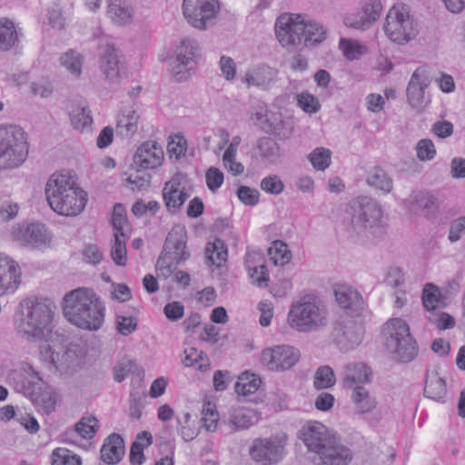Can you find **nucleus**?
I'll return each mask as SVG.
<instances>
[{
    "instance_id": "nucleus-1",
    "label": "nucleus",
    "mask_w": 465,
    "mask_h": 465,
    "mask_svg": "<svg viewBox=\"0 0 465 465\" xmlns=\"http://www.w3.org/2000/svg\"><path fill=\"white\" fill-rule=\"evenodd\" d=\"M309 451L317 454L321 465H348L352 453L340 437L318 421H309L299 431Z\"/></svg>"
},
{
    "instance_id": "nucleus-2",
    "label": "nucleus",
    "mask_w": 465,
    "mask_h": 465,
    "mask_svg": "<svg viewBox=\"0 0 465 465\" xmlns=\"http://www.w3.org/2000/svg\"><path fill=\"white\" fill-rule=\"evenodd\" d=\"M45 195L50 207L64 216L79 214L87 202V194L77 185L75 175L66 170L50 176Z\"/></svg>"
},
{
    "instance_id": "nucleus-3",
    "label": "nucleus",
    "mask_w": 465,
    "mask_h": 465,
    "mask_svg": "<svg viewBox=\"0 0 465 465\" xmlns=\"http://www.w3.org/2000/svg\"><path fill=\"white\" fill-rule=\"evenodd\" d=\"M63 311L70 322L84 330L97 331L104 322V303L89 288L81 287L66 293Z\"/></svg>"
},
{
    "instance_id": "nucleus-4",
    "label": "nucleus",
    "mask_w": 465,
    "mask_h": 465,
    "mask_svg": "<svg viewBox=\"0 0 465 465\" xmlns=\"http://www.w3.org/2000/svg\"><path fill=\"white\" fill-rule=\"evenodd\" d=\"M54 304L46 300L28 297L20 302L15 313V326L29 341L45 339L52 331Z\"/></svg>"
},
{
    "instance_id": "nucleus-5",
    "label": "nucleus",
    "mask_w": 465,
    "mask_h": 465,
    "mask_svg": "<svg viewBox=\"0 0 465 465\" xmlns=\"http://www.w3.org/2000/svg\"><path fill=\"white\" fill-rule=\"evenodd\" d=\"M351 216L347 231L351 236L363 240L381 237L387 227L386 218L381 204L368 196H360L350 203Z\"/></svg>"
},
{
    "instance_id": "nucleus-6",
    "label": "nucleus",
    "mask_w": 465,
    "mask_h": 465,
    "mask_svg": "<svg viewBox=\"0 0 465 465\" xmlns=\"http://www.w3.org/2000/svg\"><path fill=\"white\" fill-rule=\"evenodd\" d=\"M7 381L16 391L29 397L45 413L49 414L54 410L55 394L31 365L25 364L21 370L13 371L8 374Z\"/></svg>"
},
{
    "instance_id": "nucleus-7",
    "label": "nucleus",
    "mask_w": 465,
    "mask_h": 465,
    "mask_svg": "<svg viewBox=\"0 0 465 465\" xmlns=\"http://www.w3.org/2000/svg\"><path fill=\"white\" fill-rule=\"evenodd\" d=\"M202 55L201 43L193 37H184L173 44L170 54L163 58L168 71L178 82L186 81L193 72Z\"/></svg>"
},
{
    "instance_id": "nucleus-8",
    "label": "nucleus",
    "mask_w": 465,
    "mask_h": 465,
    "mask_svg": "<svg viewBox=\"0 0 465 465\" xmlns=\"http://www.w3.org/2000/svg\"><path fill=\"white\" fill-rule=\"evenodd\" d=\"M287 321L297 331H318L328 324L327 311L319 301L307 296L292 304Z\"/></svg>"
},
{
    "instance_id": "nucleus-9",
    "label": "nucleus",
    "mask_w": 465,
    "mask_h": 465,
    "mask_svg": "<svg viewBox=\"0 0 465 465\" xmlns=\"http://www.w3.org/2000/svg\"><path fill=\"white\" fill-rule=\"evenodd\" d=\"M97 63L104 83L109 85H119L129 76L124 54L113 43L99 45Z\"/></svg>"
},
{
    "instance_id": "nucleus-10",
    "label": "nucleus",
    "mask_w": 465,
    "mask_h": 465,
    "mask_svg": "<svg viewBox=\"0 0 465 465\" xmlns=\"http://www.w3.org/2000/svg\"><path fill=\"white\" fill-rule=\"evenodd\" d=\"M27 155L28 143L24 130L15 124L2 125V169L19 167Z\"/></svg>"
},
{
    "instance_id": "nucleus-11",
    "label": "nucleus",
    "mask_w": 465,
    "mask_h": 465,
    "mask_svg": "<svg viewBox=\"0 0 465 465\" xmlns=\"http://www.w3.org/2000/svg\"><path fill=\"white\" fill-rule=\"evenodd\" d=\"M288 436L284 432L268 438H256L249 448L251 459L260 465H275L286 455Z\"/></svg>"
},
{
    "instance_id": "nucleus-12",
    "label": "nucleus",
    "mask_w": 465,
    "mask_h": 465,
    "mask_svg": "<svg viewBox=\"0 0 465 465\" xmlns=\"http://www.w3.org/2000/svg\"><path fill=\"white\" fill-rule=\"evenodd\" d=\"M182 8L187 22L203 29L213 25L220 7L218 0H183Z\"/></svg>"
},
{
    "instance_id": "nucleus-13",
    "label": "nucleus",
    "mask_w": 465,
    "mask_h": 465,
    "mask_svg": "<svg viewBox=\"0 0 465 465\" xmlns=\"http://www.w3.org/2000/svg\"><path fill=\"white\" fill-rule=\"evenodd\" d=\"M10 236L23 246L33 249L49 247L52 242L51 232L40 223H32L26 226L16 224L12 228Z\"/></svg>"
},
{
    "instance_id": "nucleus-14",
    "label": "nucleus",
    "mask_w": 465,
    "mask_h": 465,
    "mask_svg": "<svg viewBox=\"0 0 465 465\" xmlns=\"http://www.w3.org/2000/svg\"><path fill=\"white\" fill-rule=\"evenodd\" d=\"M40 357L50 371L60 373L74 371L81 363L76 347H59L52 351L49 345H45L40 351Z\"/></svg>"
},
{
    "instance_id": "nucleus-15",
    "label": "nucleus",
    "mask_w": 465,
    "mask_h": 465,
    "mask_svg": "<svg viewBox=\"0 0 465 465\" xmlns=\"http://www.w3.org/2000/svg\"><path fill=\"white\" fill-rule=\"evenodd\" d=\"M300 351L289 345H277L262 351L261 362L272 371H285L300 360Z\"/></svg>"
},
{
    "instance_id": "nucleus-16",
    "label": "nucleus",
    "mask_w": 465,
    "mask_h": 465,
    "mask_svg": "<svg viewBox=\"0 0 465 465\" xmlns=\"http://www.w3.org/2000/svg\"><path fill=\"white\" fill-rule=\"evenodd\" d=\"M382 12L381 0L362 1L359 7L343 17L345 26L353 29H368L376 25Z\"/></svg>"
},
{
    "instance_id": "nucleus-17",
    "label": "nucleus",
    "mask_w": 465,
    "mask_h": 465,
    "mask_svg": "<svg viewBox=\"0 0 465 465\" xmlns=\"http://www.w3.org/2000/svg\"><path fill=\"white\" fill-rule=\"evenodd\" d=\"M430 82L428 67L420 66L412 73L406 88L407 102L418 113L422 112L430 103V98L426 95L425 90Z\"/></svg>"
},
{
    "instance_id": "nucleus-18",
    "label": "nucleus",
    "mask_w": 465,
    "mask_h": 465,
    "mask_svg": "<svg viewBox=\"0 0 465 465\" xmlns=\"http://www.w3.org/2000/svg\"><path fill=\"white\" fill-rule=\"evenodd\" d=\"M362 329L351 318L336 321L333 323L331 336L337 344L354 346L361 342Z\"/></svg>"
},
{
    "instance_id": "nucleus-19",
    "label": "nucleus",
    "mask_w": 465,
    "mask_h": 465,
    "mask_svg": "<svg viewBox=\"0 0 465 465\" xmlns=\"http://www.w3.org/2000/svg\"><path fill=\"white\" fill-rule=\"evenodd\" d=\"M183 177L182 175L176 174L165 183L163 189L165 206L172 213H178L189 197L186 188L183 184Z\"/></svg>"
},
{
    "instance_id": "nucleus-20",
    "label": "nucleus",
    "mask_w": 465,
    "mask_h": 465,
    "mask_svg": "<svg viewBox=\"0 0 465 465\" xmlns=\"http://www.w3.org/2000/svg\"><path fill=\"white\" fill-rule=\"evenodd\" d=\"M163 150L155 141L143 143L134 155V163L143 169H153L162 164Z\"/></svg>"
},
{
    "instance_id": "nucleus-21",
    "label": "nucleus",
    "mask_w": 465,
    "mask_h": 465,
    "mask_svg": "<svg viewBox=\"0 0 465 465\" xmlns=\"http://www.w3.org/2000/svg\"><path fill=\"white\" fill-rule=\"evenodd\" d=\"M186 232L183 227L175 226L168 233L164 244V254H169L176 264L189 259L190 252L186 250Z\"/></svg>"
},
{
    "instance_id": "nucleus-22",
    "label": "nucleus",
    "mask_w": 465,
    "mask_h": 465,
    "mask_svg": "<svg viewBox=\"0 0 465 465\" xmlns=\"http://www.w3.org/2000/svg\"><path fill=\"white\" fill-rule=\"evenodd\" d=\"M336 302L348 314L358 315L362 310L364 302L360 292L348 284H337L334 288Z\"/></svg>"
},
{
    "instance_id": "nucleus-23",
    "label": "nucleus",
    "mask_w": 465,
    "mask_h": 465,
    "mask_svg": "<svg viewBox=\"0 0 465 465\" xmlns=\"http://www.w3.org/2000/svg\"><path fill=\"white\" fill-rule=\"evenodd\" d=\"M279 74L278 69L267 64H259L248 70L242 78V82L248 87H257L267 91L271 85L277 80Z\"/></svg>"
},
{
    "instance_id": "nucleus-24",
    "label": "nucleus",
    "mask_w": 465,
    "mask_h": 465,
    "mask_svg": "<svg viewBox=\"0 0 465 465\" xmlns=\"http://www.w3.org/2000/svg\"><path fill=\"white\" fill-rule=\"evenodd\" d=\"M388 351L398 362L408 363L412 361L419 354L417 341L412 335L403 338L401 341H393L385 345Z\"/></svg>"
},
{
    "instance_id": "nucleus-25",
    "label": "nucleus",
    "mask_w": 465,
    "mask_h": 465,
    "mask_svg": "<svg viewBox=\"0 0 465 465\" xmlns=\"http://www.w3.org/2000/svg\"><path fill=\"white\" fill-rule=\"evenodd\" d=\"M266 125H262V131L278 136L280 139H287L293 131L292 122L282 115L279 110L267 111Z\"/></svg>"
},
{
    "instance_id": "nucleus-26",
    "label": "nucleus",
    "mask_w": 465,
    "mask_h": 465,
    "mask_svg": "<svg viewBox=\"0 0 465 465\" xmlns=\"http://www.w3.org/2000/svg\"><path fill=\"white\" fill-rule=\"evenodd\" d=\"M371 371L369 367L361 362L349 363L345 365L341 372L342 386L353 390L360 383L371 381Z\"/></svg>"
},
{
    "instance_id": "nucleus-27",
    "label": "nucleus",
    "mask_w": 465,
    "mask_h": 465,
    "mask_svg": "<svg viewBox=\"0 0 465 465\" xmlns=\"http://www.w3.org/2000/svg\"><path fill=\"white\" fill-rule=\"evenodd\" d=\"M305 32L302 31L300 34L298 31H275V34L281 45L288 49L300 47L303 41H312L314 44H319L325 39L326 31H321L318 38H314L316 35L314 32L310 31L311 34L308 35H304Z\"/></svg>"
},
{
    "instance_id": "nucleus-28",
    "label": "nucleus",
    "mask_w": 465,
    "mask_h": 465,
    "mask_svg": "<svg viewBox=\"0 0 465 465\" xmlns=\"http://www.w3.org/2000/svg\"><path fill=\"white\" fill-rule=\"evenodd\" d=\"M297 26H302L303 29H322L323 25L316 20L312 19L304 14L283 13L275 22L274 29H293Z\"/></svg>"
},
{
    "instance_id": "nucleus-29",
    "label": "nucleus",
    "mask_w": 465,
    "mask_h": 465,
    "mask_svg": "<svg viewBox=\"0 0 465 465\" xmlns=\"http://www.w3.org/2000/svg\"><path fill=\"white\" fill-rule=\"evenodd\" d=\"M101 459L107 464L118 463L124 454V442L123 438L116 433L109 435L100 450Z\"/></svg>"
},
{
    "instance_id": "nucleus-30",
    "label": "nucleus",
    "mask_w": 465,
    "mask_h": 465,
    "mask_svg": "<svg viewBox=\"0 0 465 465\" xmlns=\"http://www.w3.org/2000/svg\"><path fill=\"white\" fill-rule=\"evenodd\" d=\"M386 24L401 29H413L415 26L409 5L402 3H397L390 8L386 16Z\"/></svg>"
},
{
    "instance_id": "nucleus-31",
    "label": "nucleus",
    "mask_w": 465,
    "mask_h": 465,
    "mask_svg": "<svg viewBox=\"0 0 465 465\" xmlns=\"http://www.w3.org/2000/svg\"><path fill=\"white\" fill-rule=\"evenodd\" d=\"M447 393L445 380L436 371H428L424 386L425 397L433 401H441Z\"/></svg>"
},
{
    "instance_id": "nucleus-32",
    "label": "nucleus",
    "mask_w": 465,
    "mask_h": 465,
    "mask_svg": "<svg viewBox=\"0 0 465 465\" xmlns=\"http://www.w3.org/2000/svg\"><path fill=\"white\" fill-rule=\"evenodd\" d=\"M108 17L116 25H126L132 19V8L125 0H109L107 10Z\"/></svg>"
},
{
    "instance_id": "nucleus-33",
    "label": "nucleus",
    "mask_w": 465,
    "mask_h": 465,
    "mask_svg": "<svg viewBox=\"0 0 465 465\" xmlns=\"http://www.w3.org/2000/svg\"><path fill=\"white\" fill-rule=\"evenodd\" d=\"M403 203L406 207L414 212L426 211L430 213L438 206L437 198L425 192L413 193Z\"/></svg>"
},
{
    "instance_id": "nucleus-34",
    "label": "nucleus",
    "mask_w": 465,
    "mask_h": 465,
    "mask_svg": "<svg viewBox=\"0 0 465 465\" xmlns=\"http://www.w3.org/2000/svg\"><path fill=\"white\" fill-rule=\"evenodd\" d=\"M4 261L7 271L2 276V294L12 293L19 287L22 273L19 265L11 258L5 257Z\"/></svg>"
},
{
    "instance_id": "nucleus-35",
    "label": "nucleus",
    "mask_w": 465,
    "mask_h": 465,
    "mask_svg": "<svg viewBox=\"0 0 465 465\" xmlns=\"http://www.w3.org/2000/svg\"><path fill=\"white\" fill-rule=\"evenodd\" d=\"M383 334L385 337L384 344L388 345L395 341H401L411 335L410 326L406 321L401 318H393L389 320L383 327Z\"/></svg>"
},
{
    "instance_id": "nucleus-36",
    "label": "nucleus",
    "mask_w": 465,
    "mask_h": 465,
    "mask_svg": "<svg viewBox=\"0 0 465 465\" xmlns=\"http://www.w3.org/2000/svg\"><path fill=\"white\" fill-rule=\"evenodd\" d=\"M351 401L355 411L359 414H365L372 411L377 405L375 398L371 395L369 390L364 386H355L351 392Z\"/></svg>"
},
{
    "instance_id": "nucleus-37",
    "label": "nucleus",
    "mask_w": 465,
    "mask_h": 465,
    "mask_svg": "<svg viewBox=\"0 0 465 465\" xmlns=\"http://www.w3.org/2000/svg\"><path fill=\"white\" fill-rule=\"evenodd\" d=\"M139 115L135 110L126 108L123 111L116 124V134L122 137H132L138 129Z\"/></svg>"
},
{
    "instance_id": "nucleus-38",
    "label": "nucleus",
    "mask_w": 465,
    "mask_h": 465,
    "mask_svg": "<svg viewBox=\"0 0 465 465\" xmlns=\"http://www.w3.org/2000/svg\"><path fill=\"white\" fill-rule=\"evenodd\" d=\"M70 121L73 127L82 133L92 130L93 117L87 106H75L70 113Z\"/></svg>"
},
{
    "instance_id": "nucleus-39",
    "label": "nucleus",
    "mask_w": 465,
    "mask_h": 465,
    "mask_svg": "<svg viewBox=\"0 0 465 465\" xmlns=\"http://www.w3.org/2000/svg\"><path fill=\"white\" fill-rule=\"evenodd\" d=\"M59 62L61 66L65 68L72 75L75 77L81 75L84 56L79 52L70 49L60 56Z\"/></svg>"
},
{
    "instance_id": "nucleus-40",
    "label": "nucleus",
    "mask_w": 465,
    "mask_h": 465,
    "mask_svg": "<svg viewBox=\"0 0 465 465\" xmlns=\"http://www.w3.org/2000/svg\"><path fill=\"white\" fill-rule=\"evenodd\" d=\"M366 182L371 187L388 193L392 190V180L381 168L371 170L367 175Z\"/></svg>"
},
{
    "instance_id": "nucleus-41",
    "label": "nucleus",
    "mask_w": 465,
    "mask_h": 465,
    "mask_svg": "<svg viewBox=\"0 0 465 465\" xmlns=\"http://www.w3.org/2000/svg\"><path fill=\"white\" fill-rule=\"evenodd\" d=\"M268 254L276 266H284L292 259V252L288 245L280 240L272 243V246L268 249Z\"/></svg>"
},
{
    "instance_id": "nucleus-42",
    "label": "nucleus",
    "mask_w": 465,
    "mask_h": 465,
    "mask_svg": "<svg viewBox=\"0 0 465 465\" xmlns=\"http://www.w3.org/2000/svg\"><path fill=\"white\" fill-rule=\"evenodd\" d=\"M206 257L213 265L216 267L223 266L227 261V249L224 242L217 239L213 243H208Z\"/></svg>"
},
{
    "instance_id": "nucleus-43",
    "label": "nucleus",
    "mask_w": 465,
    "mask_h": 465,
    "mask_svg": "<svg viewBox=\"0 0 465 465\" xmlns=\"http://www.w3.org/2000/svg\"><path fill=\"white\" fill-rule=\"evenodd\" d=\"M335 382L336 377L331 367L322 365L316 370L313 385L317 390L331 388Z\"/></svg>"
},
{
    "instance_id": "nucleus-44",
    "label": "nucleus",
    "mask_w": 465,
    "mask_h": 465,
    "mask_svg": "<svg viewBox=\"0 0 465 465\" xmlns=\"http://www.w3.org/2000/svg\"><path fill=\"white\" fill-rule=\"evenodd\" d=\"M339 45L348 60H357L368 52L367 47L357 40L341 38Z\"/></svg>"
},
{
    "instance_id": "nucleus-45",
    "label": "nucleus",
    "mask_w": 465,
    "mask_h": 465,
    "mask_svg": "<svg viewBox=\"0 0 465 465\" xmlns=\"http://www.w3.org/2000/svg\"><path fill=\"white\" fill-rule=\"evenodd\" d=\"M261 380L254 374L243 373L235 383V391L239 395L247 396L254 393L260 387Z\"/></svg>"
},
{
    "instance_id": "nucleus-46",
    "label": "nucleus",
    "mask_w": 465,
    "mask_h": 465,
    "mask_svg": "<svg viewBox=\"0 0 465 465\" xmlns=\"http://www.w3.org/2000/svg\"><path fill=\"white\" fill-rule=\"evenodd\" d=\"M257 149L262 158L269 161H274L280 156V147L278 143L270 137H262L258 140Z\"/></svg>"
},
{
    "instance_id": "nucleus-47",
    "label": "nucleus",
    "mask_w": 465,
    "mask_h": 465,
    "mask_svg": "<svg viewBox=\"0 0 465 465\" xmlns=\"http://www.w3.org/2000/svg\"><path fill=\"white\" fill-rule=\"evenodd\" d=\"M98 428V420L94 417H84L74 425V431L84 439H92Z\"/></svg>"
},
{
    "instance_id": "nucleus-48",
    "label": "nucleus",
    "mask_w": 465,
    "mask_h": 465,
    "mask_svg": "<svg viewBox=\"0 0 465 465\" xmlns=\"http://www.w3.org/2000/svg\"><path fill=\"white\" fill-rule=\"evenodd\" d=\"M114 241L111 250V256L113 261L119 266H124L126 263V246L125 236H121L120 232L114 234Z\"/></svg>"
},
{
    "instance_id": "nucleus-49",
    "label": "nucleus",
    "mask_w": 465,
    "mask_h": 465,
    "mask_svg": "<svg viewBox=\"0 0 465 465\" xmlns=\"http://www.w3.org/2000/svg\"><path fill=\"white\" fill-rule=\"evenodd\" d=\"M52 465H81V460L67 449L57 448L52 453Z\"/></svg>"
},
{
    "instance_id": "nucleus-50",
    "label": "nucleus",
    "mask_w": 465,
    "mask_h": 465,
    "mask_svg": "<svg viewBox=\"0 0 465 465\" xmlns=\"http://www.w3.org/2000/svg\"><path fill=\"white\" fill-rule=\"evenodd\" d=\"M310 162L314 168L325 170L331 163V151L326 148H316L309 155Z\"/></svg>"
},
{
    "instance_id": "nucleus-51",
    "label": "nucleus",
    "mask_w": 465,
    "mask_h": 465,
    "mask_svg": "<svg viewBox=\"0 0 465 465\" xmlns=\"http://www.w3.org/2000/svg\"><path fill=\"white\" fill-rule=\"evenodd\" d=\"M439 289L432 283H427L423 288L422 302L427 311H434L439 302Z\"/></svg>"
},
{
    "instance_id": "nucleus-52",
    "label": "nucleus",
    "mask_w": 465,
    "mask_h": 465,
    "mask_svg": "<svg viewBox=\"0 0 465 465\" xmlns=\"http://www.w3.org/2000/svg\"><path fill=\"white\" fill-rule=\"evenodd\" d=\"M260 187L267 193L278 195L284 189V184L277 175H269L261 181Z\"/></svg>"
},
{
    "instance_id": "nucleus-53",
    "label": "nucleus",
    "mask_w": 465,
    "mask_h": 465,
    "mask_svg": "<svg viewBox=\"0 0 465 465\" xmlns=\"http://www.w3.org/2000/svg\"><path fill=\"white\" fill-rule=\"evenodd\" d=\"M218 421V413L215 411V406L211 402L203 405L202 422L204 428L209 431H213L216 429Z\"/></svg>"
},
{
    "instance_id": "nucleus-54",
    "label": "nucleus",
    "mask_w": 465,
    "mask_h": 465,
    "mask_svg": "<svg viewBox=\"0 0 465 465\" xmlns=\"http://www.w3.org/2000/svg\"><path fill=\"white\" fill-rule=\"evenodd\" d=\"M237 196L245 205L254 206L259 203L260 193L254 188L242 185L237 189Z\"/></svg>"
},
{
    "instance_id": "nucleus-55",
    "label": "nucleus",
    "mask_w": 465,
    "mask_h": 465,
    "mask_svg": "<svg viewBox=\"0 0 465 465\" xmlns=\"http://www.w3.org/2000/svg\"><path fill=\"white\" fill-rule=\"evenodd\" d=\"M190 419L191 415L190 413L186 412L182 417H177V423H178V430L182 436V438L185 441H190L193 440L197 433L195 430L191 428L190 426Z\"/></svg>"
},
{
    "instance_id": "nucleus-56",
    "label": "nucleus",
    "mask_w": 465,
    "mask_h": 465,
    "mask_svg": "<svg viewBox=\"0 0 465 465\" xmlns=\"http://www.w3.org/2000/svg\"><path fill=\"white\" fill-rule=\"evenodd\" d=\"M417 157L420 161H430L436 154L435 146L431 140L422 139L416 145Z\"/></svg>"
},
{
    "instance_id": "nucleus-57",
    "label": "nucleus",
    "mask_w": 465,
    "mask_h": 465,
    "mask_svg": "<svg viewBox=\"0 0 465 465\" xmlns=\"http://www.w3.org/2000/svg\"><path fill=\"white\" fill-rule=\"evenodd\" d=\"M145 396L138 391H132L129 400V415L130 417L139 420L142 416Z\"/></svg>"
},
{
    "instance_id": "nucleus-58",
    "label": "nucleus",
    "mask_w": 465,
    "mask_h": 465,
    "mask_svg": "<svg viewBox=\"0 0 465 465\" xmlns=\"http://www.w3.org/2000/svg\"><path fill=\"white\" fill-rule=\"evenodd\" d=\"M116 330L122 335L127 336L134 332L137 328V321L133 316L118 315L115 321Z\"/></svg>"
},
{
    "instance_id": "nucleus-59",
    "label": "nucleus",
    "mask_w": 465,
    "mask_h": 465,
    "mask_svg": "<svg viewBox=\"0 0 465 465\" xmlns=\"http://www.w3.org/2000/svg\"><path fill=\"white\" fill-rule=\"evenodd\" d=\"M176 262L169 257V254H163L159 257L156 262V268L159 272V276L167 279L171 276L176 269Z\"/></svg>"
},
{
    "instance_id": "nucleus-60",
    "label": "nucleus",
    "mask_w": 465,
    "mask_h": 465,
    "mask_svg": "<svg viewBox=\"0 0 465 465\" xmlns=\"http://www.w3.org/2000/svg\"><path fill=\"white\" fill-rule=\"evenodd\" d=\"M298 104L309 114L316 113L320 109L318 99L309 93H302L298 95Z\"/></svg>"
},
{
    "instance_id": "nucleus-61",
    "label": "nucleus",
    "mask_w": 465,
    "mask_h": 465,
    "mask_svg": "<svg viewBox=\"0 0 465 465\" xmlns=\"http://www.w3.org/2000/svg\"><path fill=\"white\" fill-rule=\"evenodd\" d=\"M249 275L252 283L259 287L266 286L269 282L267 267L264 264L249 269Z\"/></svg>"
},
{
    "instance_id": "nucleus-62",
    "label": "nucleus",
    "mask_w": 465,
    "mask_h": 465,
    "mask_svg": "<svg viewBox=\"0 0 465 465\" xmlns=\"http://www.w3.org/2000/svg\"><path fill=\"white\" fill-rule=\"evenodd\" d=\"M223 183V173L215 167H210L206 172V183L208 188L214 192Z\"/></svg>"
},
{
    "instance_id": "nucleus-63",
    "label": "nucleus",
    "mask_w": 465,
    "mask_h": 465,
    "mask_svg": "<svg viewBox=\"0 0 465 465\" xmlns=\"http://www.w3.org/2000/svg\"><path fill=\"white\" fill-rule=\"evenodd\" d=\"M166 318L172 322L180 320L184 313V306L180 302H172L163 308Z\"/></svg>"
},
{
    "instance_id": "nucleus-64",
    "label": "nucleus",
    "mask_w": 465,
    "mask_h": 465,
    "mask_svg": "<svg viewBox=\"0 0 465 465\" xmlns=\"http://www.w3.org/2000/svg\"><path fill=\"white\" fill-rule=\"evenodd\" d=\"M463 233H465V215L451 223L448 238L451 242H455L460 239Z\"/></svg>"
}]
</instances>
